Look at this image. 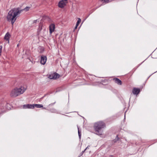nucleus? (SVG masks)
Instances as JSON below:
<instances>
[{
	"label": "nucleus",
	"mask_w": 157,
	"mask_h": 157,
	"mask_svg": "<svg viewBox=\"0 0 157 157\" xmlns=\"http://www.w3.org/2000/svg\"><path fill=\"white\" fill-rule=\"evenodd\" d=\"M78 26H77V25H76L75 27L74 28V30H75L76 29H77V27H78Z\"/></svg>",
	"instance_id": "nucleus-20"
},
{
	"label": "nucleus",
	"mask_w": 157,
	"mask_h": 157,
	"mask_svg": "<svg viewBox=\"0 0 157 157\" xmlns=\"http://www.w3.org/2000/svg\"><path fill=\"white\" fill-rule=\"evenodd\" d=\"M59 75L57 73H55L49 75L48 78L51 79H55L59 77Z\"/></svg>",
	"instance_id": "nucleus-5"
},
{
	"label": "nucleus",
	"mask_w": 157,
	"mask_h": 157,
	"mask_svg": "<svg viewBox=\"0 0 157 157\" xmlns=\"http://www.w3.org/2000/svg\"><path fill=\"white\" fill-rule=\"evenodd\" d=\"M115 81V82L118 84L121 85L122 84L121 81L117 78H115L113 79Z\"/></svg>",
	"instance_id": "nucleus-12"
},
{
	"label": "nucleus",
	"mask_w": 157,
	"mask_h": 157,
	"mask_svg": "<svg viewBox=\"0 0 157 157\" xmlns=\"http://www.w3.org/2000/svg\"><path fill=\"white\" fill-rule=\"evenodd\" d=\"M43 109H45L46 108H43Z\"/></svg>",
	"instance_id": "nucleus-22"
},
{
	"label": "nucleus",
	"mask_w": 157,
	"mask_h": 157,
	"mask_svg": "<svg viewBox=\"0 0 157 157\" xmlns=\"http://www.w3.org/2000/svg\"><path fill=\"white\" fill-rule=\"evenodd\" d=\"M41 31H42L41 33L44 36L46 33V27L43 24L40 23L39 25V28L38 29V34H39Z\"/></svg>",
	"instance_id": "nucleus-4"
},
{
	"label": "nucleus",
	"mask_w": 157,
	"mask_h": 157,
	"mask_svg": "<svg viewBox=\"0 0 157 157\" xmlns=\"http://www.w3.org/2000/svg\"><path fill=\"white\" fill-rule=\"evenodd\" d=\"M29 8L30 7H25L24 10H22V11H23V10H24L26 11H28L29 10Z\"/></svg>",
	"instance_id": "nucleus-17"
},
{
	"label": "nucleus",
	"mask_w": 157,
	"mask_h": 157,
	"mask_svg": "<svg viewBox=\"0 0 157 157\" xmlns=\"http://www.w3.org/2000/svg\"><path fill=\"white\" fill-rule=\"evenodd\" d=\"M26 89V87L21 86L19 88H15L12 90L10 95L12 97H16L23 94Z\"/></svg>",
	"instance_id": "nucleus-3"
},
{
	"label": "nucleus",
	"mask_w": 157,
	"mask_h": 157,
	"mask_svg": "<svg viewBox=\"0 0 157 157\" xmlns=\"http://www.w3.org/2000/svg\"><path fill=\"white\" fill-rule=\"evenodd\" d=\"M49 29L50 33L51 34L55 30V25L53 24H51L49 26Z\"/></svg>",
	"instance_id": "nucleus-7"
},
{
	"label": "nucleus",
	"mask_w": 157,
	"mask_h": 157,
	"mask_svg": "<svg viewBox=\"0 0 157 157\" xmlns=\"http://www.w3.org/2000/svg\"><path fill=\"white\" fill-rule=\"evenodd\" d=\"M10 35L8 33H7L5 35L4 39L8 41V43L9 42V39L10 37Z\"/></svg>",
	"instance_id": "nucleus-11"
},
{
	"label": "nucleus",
	"mask_w": 157,
	"mask_h": 157,
	"mask_svg": "<svg viewBox=\"0 0 157 157\" xmlns=\"http://www.w3.org/2000/svg\"><path fill=\"white\" fill-rule=\"evenodd\" d=\"M85 151V150L83 151H82V154H83Z\"/></svg>",
	"instance_id": "nucleus-21"
},
{
	"label": "nucleus",
	"mask_w": 157,
	"mask_h": 157,
	"mask_svg": "<svg viewBox=\"0 0 157 157\" xmlns=\"http://www.w3.org/2000/svg\"><path fill=\"white\" fill-rule=\"evenodd\" d=\"M89 146H88L85 149V151H86V149H89Z\"/></svg>",
	"instance_id": "nucleus-19"
},
{
	"label": "nucleus",
	"mask_w": 157,
	"mask_h": 157,
	"mask_svg": "<svg viewBox=\"0 0 157 157\" xmlns=\"http://www.w3.org/2000/svg\"><path fill=\"white\" fill-rule=\"evenodd\" d=\"M105 127V123L102 121L95 123L94 125V129L96 134L101 135L103 133L102 129Z\"/></svg>",
	"instance_id": "nucleus-2"
},
{
	"label": "nucleus",
	"mask_w": 157,
	"mask_h": 157,
	"mask_svg": "<svg viewBox=\"0 0 157 157\" xmlns=\"http://www.w3.org/2000/svg\"><path fill=\"white\" fill-rule=\"evenodd\" d=\"M23 108L24 109H33L34 108V106L32 104H26L23 105Z\"/></svg>",
	"instance_id": "nucleus-9"
},
{
	"label": "nucleus",
	"mask_w": 157,
	"mask_h": 157,
	"mask_svg": "<svg viewBox=\"0 0 157 157\" xmlns=\"http://www.w3.org/2000/svg\"><path fill=\"white\" fill-rule=\"evenodd\" d=\"M67 3V0H62L58 3V6L61 8H63L66 5Z\"/></svg>",
	"instance_id": "nucleus-6"
},
{
	"label": "nucleus",
	"mask_w": 157,
	"mask_h": 157,
	"mask_svg": "<svg viewBox=\"0 0 157 157\" xmlns=\"http://www.w3.org/2000/svg\"><path fill=\"white\" fill-rule=\"evenodd\" d=\"M2 48V46H0V56L1 55Z\"/></svg>",
	"instance_id": "nucleus-18"
},
{
	"label": "nucleus",
	"mask_w": 157,
	"mask_h": 157,
	"mask_svg": "<svg viewBox=\"0 0 157 157\" xmlns=\"http://www.w3.org/2000/svg\"><path fill=\"white\" fill-rule=\"evenodd\" d=\"M140 89L139 88H134L132 90V92L135 95H137L140 92Z\"/></svg>",
	"instance_id": "nucleus-10"
},
{
	"label": "nucleus",
	"mask_w": 157,
	"mask_h": 157,
	"mask_svg": "<svg viewBox=\"0 0 157 157\" xmlns=\"http://www.w3.org/2000/svg\"><path fill=\"white\" fill-rule=\"evenodd\" d=\"M81 21V19L80 18H78V21H77V22L76 23V25H77V26L78 25H79V24Z\"/></svg>",
	"instance_id": "nucleus-16"
},
{
	"label": "nucleus",
	"mask_w": 157,
	"mask_h": 157,
	"mask_svg": "<svg viewBox=\"0 0 157 157\" xmlns=\"http://www.w3.org/2000/svg\"><path fill=\"white\" fill-rule=\"evenodd\" d=\"M44 98V97H42V98Z\"/></svg>",
	"instance_id": "nucleus-24"
},
{
	"label": "nucleus",
	"mask_w": 157,
	"mask_h": 157,
	"mask_svg": "<svg viewBox=\"0 0 157 157\" xmlns=\"http://www.w3.org/2000/svg\"><path fill=\"white\" fill-rule=\"evenodd\" d=\"M33 106H34V107H36V108H42L43 107V105H42L41 104H36L33 105Z\"/></svg>",
	"instance_id": "nucleus-14"
},
{
	"label": "nucleus",
	"mask_w": 157,
	"mask_h": 157,
	"mask_svg": "<svg viewBox=\"0 0 157 157\" xmlns=\"http://www.w3.org/2000/svg\"><path fill=\"white\" fill-rule=\"evenodd\" d=\"M125 115H124V118H125Z\"/></svg>",
	"instance_id": "nucleus-23"
},
{
	"label": "nucleus",
	"mask_w": 157,
	"mask_h": 157,
	"mask_svg": "<svg viewBox=\"0 0 157 157\" xmlns=\"http://www.w3.org/2000/svg\"><path fill=\"white\" fill-rule=\"evenodd\" d=\"M47 57L45 56H41V57L40 63L43 65L45 64L46 60H47Z\"/></svg>",
	"instance_id": "nucleus-8"
},
{
	"label": "nucleus",
	"mask_w": 157,
	"mask_h": 157,
	"mask_svg": "<svg viewBox=\"0 0 157 157\" xmlns=\"http://www.w3.org/2000/svg\"><path fill=\"white\" fill-rule=\"evenodd\" d=\"M22 10H21L17 8H13L8 12L7 18L8 21H11V24L13 25L16 20V16L19 15Z\"/></svg>",
	"instance_id": "nucleus-1"
},
{
	"label": "nucleus",
	"mask_w": 157,
	"mask_h": 157,
	"mask_svg": "<svg viewBox=\"0 0 157 157\" xmlns=\"http://www.w3.org/2000/svg\"><path fill=\"white\" fill-rule=\"evenodd\" d=\"M78 136L79 138H80L81 137V131L79 129V128L78 127Z\"/></svg>",
	"instance_id": "nucleus-15"
},
{
	"label": "nucleus",
	"mask_w": 157,
	"mask_h": 157,
	"mask_svg": "<svg viewBox=\"0 0 157 157\" xmlns=\"http://www.w3.org/2000/svg\"><path fill=\"white\" fill-rule=\"evenodd\" d=\"M5 107L6 109L8 110H9L11 109V106L9 104L6 103Z\"/></svg>",
	"instance_id": "nucleus-13"
}]
</instances>
